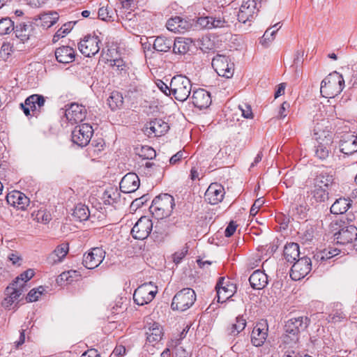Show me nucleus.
Returning <instances> with one entry per match:
<instances>
[{"instance_id":"1","label":"nucleus","mask_w":357,"mask_h":357,"mask_svg":"<svg viewBox=\"0 0 357 357\" xmlns=\"http://www.w3.org/2000/svg\"><path fill=\"white\" fill-rule=\"evenodd\" d=\"M333 176L327 172H321L313 179L307 197L312 205L323 203L328 199V188L333 183Z\"/></svg>"},{"instance_id":"2","label":"nucleus","mask_w":357,"mask_h":357,"mask_svg":"<svg viewBox=\"0 0 357 357\" xmlns=\"http://www.w3.org/2000/svg\"><path fill=\"white\" fill-rule=\"evenodd\" d=\"M309 324L310 319L304 316L289 319L284 325L285 334L282 337L283 342L290 347L297 349L300 333L304 331Z\"/></svg>"},{"instance_id":"3","label":"nucleus","mask_w":357,"mask_h":357,"mask_svg":"<svg viewBox=\"0 0 357 357\" xmlns=\"http://www.w3.org/2000/svg\"><path fill=\"white\" fill-rule=\"evenodd\" d=\"M344 86V79L343 76L340 73L334 71L321 82L320 92L324 97L333 98L342 92Z\"/></svg>"},{"instance_id":"4","label":"nucleus","mask_w":357,"mask_h":357,"mask_svg":"<svg viewBox=\"0 0 357 357\" xmlns=\"http://www.w3.org/2000/svg\"><path fill=\"white\" fill-rule=\"evenodd\" d=\"M174 206V197L170 195L163 194L153 199L149 210L157 219H163L171 215Z\"/></svg>"},{"instance_id":"5","label":"nucleus","mask_w":357,"mask_h":357,"mask_svg":"<svg viewBox=\"0 0 357 357\" xmlns=\"http://www.w3.org/2000/svg\"><path fill=\"white\" fill-rule=\"evenodd\" d=\"M191 90V81L187 77L178 75L174 76L171 79L169 93L178 101L186 100Z\"/></svg>"},{"instance_id":"6","label":"nucleus","mask_w":357,"mask_h":357,"mask_svg":"<svg viewBox=\"0 0 357 357\" xmlns=\"http://www.w3.org/2000/svg\"><path fill=\"white\" fill-rule=\"evenodd\" d=\"M196 298V294L192 289L183 288L173 297L172 309L180 312L185 311L193 305Z\"/></svg>"},{"instance_id":"7","label":"nucleus","mask_w":357,"mask_h":357,"mask_svg":"<svg viewBox=\"0 0 357 357\" xmlns=\"http://www.w3.org/2000/svg\"><path fill=\"white\" fill-rule=\"evenodd\" d=\"M45 98L39 94H33L27 97L20 107L26 116H38L43 111Z\"/></svg>"},{"instance_id":"8","label":"nucleus","mask_w":357,"mask_h":357,"mask_svg":"<svg viewBox=\"0 0 357 357\" xmlns=\"http://www.w3.org/2000/svg\"><path fill=\"white\" fill-rule=\"evenodd\" d=\"M157 293L158 287L153 282L144 283L135 290L133 300L137 305H144L151 303Z\"/></svg>"},{"instance_id":"9","label":"nucleus","mask_w":357,"mask_h":357,"mask_svg":"<svg viewBox=\"0 0 357 357\" xmlns=\"http://www.w3.org/2000/svg\"><path fill=\"white\" fill-rule=\"evenodd\" d=\"M211 65L219 76L231 78L234 75V64L227 56L217 54L213 58Z\"/></svg>"},{"instance_id":"10","label":"nucleus","mask_w":357,"mask_h":357,"mask_svg":"<svg viewBox=\"0 0 357 357\" xmlns=\"http://www.w3.org/2000/svg\"><path fill=\"white\" fill-rule=\"evenodd\" d=\"M314 131L318 141V144L315 146V155L319 159L324 160L329 155V146L332 143V135L328 131L321 132L320 126L316 127Z\"/></svg>"},{"instance_id":"11","label":"nucleus","mask_w":357,"mask_h":357,"mask_svg":"<svg viewBox=\"0 0 357 357\" xmlns=\"http://www.w3.org/2000/svg\"><path fill=\"white\" fill-rule=\"evenodd\" d=\"M93 130L89 123H82L76 126L72 132V141L79 146H86L93 135Z\"/></svg>"},{"instance_id":"12","label":"nucleus","mask_w":357,"mask_h":357,"mask_svg":"<svg viewBox=\"0 0 357 357\" xmlns=\"http://www.w3.org/2000/svg\"><path fill=\"white\" fill-rule=\"evenodd\" d=\"M312 266V261L309 257H304L298 259L291 268V278L295 281L304 278L310 272Z\"/></svg>"},{"instance_id":"13","label":"nucleus","mask_w":357,"mask_h":357,"mask_svg":"<svg viewBox=\"0 0 357 357\" xmlns=\"http://www.w3.org/2000/svg\"><path fill=\"white\" fill-rule=\"evenodd\" d=\"M163 335L164 333L162 327L158 323H148L146 331V339L144 347L147 348V350H149V347H155L162 340Z\"/></svg>"},{"instance_id":"14","label":"nucleus","mask_w":357,"mask_h":357,"mask_svg":"<svg viewBox=\"0 0 357 357\" xmlns=\"http://www.w3.org/2000/svg\"><path fill=\"white\" fill-rule=\"evenodd\" d=\"M100 40L97 36H86L78 43L80 52L87 57L94 56L100 51Z\"/></svg>"},{"instance_id":"15","label":"nucleus","mask_w":357,"mask_h":357,"mask_svg":"<svg viewBox=\"0 0 357 357\" xmlns=\"http://www.w3.org/2000/svg\"><path fill=\"white\" fill-rule=\"evenodd\" d=\"M152 229V220L149 217L142 216L133 226L131 234L134 238L144 240L149 236Z\"/></svg>"},{"instance_id":"16","label":"nucleus","mask_w":357,"mask_h":357,"mask_svg":"<svg viewBox=\"0 0 357 357\" xmlns=\"http://www.w3.org/2000/svg\"><path fill=\"white\" fill-rule=\"evenodd\" d=\"M237 2L238 3H241L237 14L239 22L245 23L250 21L257 15L258 10L255 0H237Z\"/></svg>"},{"instance_id":"17","label":"nucleus","mask_w":357,"mask_h":357,"mask_svg":"<svg viewBox=\"0 0 357 357\" xmlns=\"http://www.w3.org/2000/svg\"><path fill=\"white\" fill-rule=\"evenodd\" d=\"M169 128L167 123L160 119H155L146 123L144 132L149 137H158L164 135Z\"/></svg>"},{"instance_id":"18","label":"nucleus","mask_w":357,"mask_h":357,"mask_svg":"<svg viewBox=\"0 0 357 357\" xmlns=\"http://www.w3.org/2000/svg\"><path fill=\"white\" fill-rule=\"evenodd\" d=\"M65 116L72 125L82 122L86 116V109L82 105L73 102L66 105Z\"/></svg>"},{"instance_id":"19","label":"nucleus","mask_w":357,"mask_h":357,"mask_svg":"<svg viewBox=\"0 0 357 357\" xmlns=\"http://www.w3.org/2000/svg\"><path fill=\"white\" fill-rule=\"evenodd\" d=\"M217 291V299L218 303H224L230 298L236 292V285L230 282L229 280L221 278L215 287Z\"/></svg>"},{"instance_id":"20","label":"nucleus","mask_w":357,"mask_h":357,"mask_svg":"<svg viewBox=\"0 0 357 357\" xmlns=\"http://www.w3.org/2000/svg\"><path fill=\"white\" fill-rule=\"evenodd\" d=\"M105 255V251L100 248H91L88 253L84 254L83 264L89 269H93L100 264Z\"/></svg>"},{"instance_id":"21","label":"nucleus","mask_w":357,"mask_h":357,"mask_svg":"<svg viewBox=\"0 0 357 357\" xmlns=\"http://www.w3.org/2000/svg\"><path fill=\"white\" fill-rule=\"evenodd\" d=\"M225 194V188L221 184L213 183L207 188L204 197L206 201L212 205H215L222 202Z\"/></svg>"},{"instance_id":"22","label":"nucleus","mask_w":357,"mask_h":357,"mask_svg":"<svg viewBox=\"0 0 357 357\" xmlns=\"http://www.w3.org/2000/svg\"><path fill=\"white\" fill-rule=\"evenodd\" d=\"M356 237L357 228L354 225L344 227L335 234L337 243L341 245L352 244Z\"/></svg>"},{"instance_id":"23","label":"nucleus","mask_w":357,"mask_h":357,"mask_svg":"<svg viewBox=\"0 0 357 357\" xmlns=\"http://www.w3.org/2000/svg\"><path fill=\"white\" fill-rule=\"evenodd\" d=\"M140 181L135 173L130 172L126 174L120 182V190L123 193L135 192L139 187Z\"/></svg>"},{"instance_id":"24","label":"nucleus","mask_w":357,"mask_h":357,"mask_svg":"<svg viewBox=\"0 0 357 357\" xmlns=\"http://www.w3.org/2000/svg\"><path fill=\"white\" fill-rule=\"evenodd\" d=\"M8 204L20 210H25L29 205V199L22 192L13 190L6 195Z\"/></svg>"},{"instance_id":"25","label":"nucleus","mask_w":357,"mask_h":357,"mask_svg":"<svg viewBox=\"0 0 357 357\" xmlns=\"http://www.w3.org/2000/svg\"><path fill=\"white\" fill-rule=\"evenodd\" d=\"M191 98L194 106L199 109H206L211 104L210 93L203 89L194 91Z\"/></svg>"},{"instance_id":"26","label":"nucleus","mask_w":357,"mask_h":357,"mask_svg":"<svg viewBox=\"0 0 357 357\" xmlns=\"http://www.w3.org/2000/svg\"><path fill=\"white\" fill-rule=\"evenodd\" d=\"M268 328L261 323L257 324L251 333V342L255 347L261 346L267 337Z\"/></svg>"},{"instance_id":"27","label":"nucleus","mask_w":357,"mask_h":357,"mask_svg":"<svg viewBox=\"0 0 357 357\" xmlns=\"http://www.w3.org/2000/svg\"><path fill=\"white\" fill-rule=\"evenodd\" d=\"M55 56L58 62L69 63L75 60V52L69 46H62L56 50Z\"/></svg>"},{"instance_id":"28","label":"nucleus","mask_w":357,"mask_h":357,"mask_svg":"<svg viewBox=\"0 0 357 357\" xmlns=\"http://www.w3.org/2000/svg\"><path fill=\"white\" fill-rule=\"evenodd\" d=\"M251 287L255 289H262L268 284L267 275L260 271H255L249 278Z\"/></svg>"},{"instance_id":"29","label":"nucleus","mask_w":357,"mask_h":357,"mask_svg":"<svg viewBox=\"0 0 357 357\" xmlns=\"http://www.w3.org/2000/svg\"><path fill=\"white\" fill-rule=\"evenodd\" d=\"M167 28L173 32L183 33L188 30L191 25L186 20L180 17H175L169 19L167 22Z\"/></svg>"},{"instance_id":"30","label":"nucleus","mask_w":357,"mask_h":357,"mask_svg":"<svg viewBox=\"0 0 357 357\" xmlns=\"http://www.w3.org/2000/svg\"><path fill=\"white\" fill-rule=\"evenodd\" d=\"M69 246L68 243H63L59 245L49 255L47 260L50 264H56L62 261L68 254Z\"/></svg>"},{"instance_id":"31","label":"nucleus","mask_w":357,"mask_h":357,"mask_svg":"<svg viewBox=\"0 0 357 357\" xmlns=\"http://www.w3.org/2000/svg\"><path fill=\"white\" fill-rule=\"evenodd\" d=\"M22 284L18 286L13 285V283L6 288V294L8 296L4 299L3 305L6 307H9L15 301L18 299L23 291Z\"/></svg>"},{"instance_id":"32","label":"nucleus","mask_w":357,"mask_h":357,"mask_svg":"<svg viewBox=\"0 0 357 357\" xmlns=\"http://www.w3.org/2000/svg\"><path fill=\"white\" fill-rule=\"evenodd\" d=\"M197 23L202 28L213 29L224 26L225 21L221 17L215 18L211 16H206L199 17Z\"/></svg>"},{"instance_id":"33","label":"nucleus","mask_w":357,"mask_h":357,"mask_svg":"<svg viewBox=\"0 0 357 357\" xmlns=\"http://www.w3.org/2000/svg\"><path fill=\"white\" fill-rule=\"evenodd\" d=\"M283 255L289 263H294L300 255L299 245L296 243H287L284 248Z\"/></svg>"},{"instance_id":"34","label":"nucleus","mask_w":357,"mask_h":357,"mask_svg":"<svg viewBox=\"0 0 357 357\" xmlns=\"http://www.w3.org/2000/svg\"><path fill=\"white\" fill-rule=\"evenodd\" d=\"M340 149L346 155H351L357 151V137L349 136L347 139L341 141Z\"/></svg>"},{"instance_id":"35","label":"nucleus","mask_w":357,"mask_h":357,"mask_svg":"<svg viewBox=\"0 0 357 357\" xmlns=\"http://www.w3.org/2000/svg\"><path fill=\"white\" fill-rule=\"evenodd\" d=\"M14 30L16 37L23 43L29 40L32 33L31 26L24 23L17 24Z\"/></svg>"},{"instance_id":"36","label":"nucleus","mask_w":357,"mask_h":357,"mask_svg":"<svg viewBox=\"0 0 357 357\" xmlns=\"http://www.w3.org/2000/svg\"><path fill=\"white\" fill-rule=\"evenodd\" d=\"M173 40L165 36H158L153 43V48L158 52H167L172 47Z\"/></svg>"},{"instance_id":"37","label":"nucleus","mask_w":357,"mask_h":357,"mask_svg":"<svg viewBox=\"0 0 357 357\" xmlns=\"http://www.w3.org/2000/svg\"><path fill=\"white\" fill-rule=\"evenodd\" d=\"M72 215L76 220L82 222L89 219L90 211L87 206L80 203L75 206Z\"/></svg>"},{"instance_id":"38","label":"nucleus","mask_w":357,"mask_h":357,"mask_svg":"<svg viewBox=\"0 0 357 357\" xmlns=\"http://www.w3.org/2000/svg\"><path fill=\"white\" fill-rule=\"evenodd\" d=\"M120 194L116 189L109 188L103 192L101 199L105 205H113L118 202Z\"/></svg>"},{"instance_id":"39","label":"nucleus","mask_w":357,"mask_h":357,"mask_svg":"<svg viewBox=\"0 0 357 357\" xmlns=\"http://www.w3.org/2000/svg\"><path fill=\"white\" fill-rule=\"evenodd\" d=\"M173 52L175 54H185L190 50V43L188 39L178 38L173 40Z\"/></svg>"},{"instance_id":"40","label":"nucleus","mask_w":357,"mask_h":357,"mask_svg":"<svg viewBox=\"0 0 357 357\" xmlns=\"http://www.w3.org/2000/svg\"><path fill=\"white\" fill-rule=\"evenodd\" d=\"M349 202L344 198L337 199L331 206V212L333 214H343L349 209Z\"/></svg>"},{"instance_id":"41","label":"nucleus","mask_w":357,"mask_h":357,"mask_svg":"<svg viewBox=\"0 0 357 357\" xmlns=\"http://www.w3.org/2000/svg\"><path fill=\"white\" fill-rule=\"evenodd\" d=\"M123 103V98L119 91H112L107 98V105L112 110L120 108Z\"/></svg>"},{"instance_id":"42","label":"nucleus","mask_w":357,"mask_h":357,"mask_svg":"<svg viewBox=\"0 0 357 357\" xmlns=\"http://www.w3.org/2000/svg\"><path fill=\"white\" fill-rule=\"evenodd\" d=\"M59 18V16L56 12H50L41 15L40 20L43 26L49 28L53 26L57 22Z\"/></svg>"},{"instance_id":"43","label":"nucleus","mask_w":357,"mask_h":357,"mask_svg":"<svg viewBox=\"0 0 357 357\" xmlns=\"http://www.w3.org/2000/svg\"><path fill=\"white\" fill-rule=\"evenodd\" d=\"M246 326V319L243 315H239L236 318V323L233 324L229 328V335L236 336Z\"/></svg>"},{"instance_id":"44","label":"nucleus","mask_w":357,"mask_h":357,"mask_svg":"<svg viewBox=\"0 0 357 357\" xmlns=\"http://www.w3.org/2000/svg\"><path fill=\"white\" fill-rule=\"evenodd\" d=\"M162 168L160 167L155 166L154 163L147 162L145 165L139 167L141 174H143L146 176H155L158 173H161Z\"/></svg>"},{"instance_id":"45","label":"nucleus","mask_w":357,"mask_h":357,"mask_svg":"<svg viewBox=\"0 0 357 357\" xmlns=\"http://www.w3.org/2000/svg\"><path fill=\"white\" fill-rule=\"evenodd\" d=\"M336 308L333 309L331 312L328 315V319L330 321L336 323L340 322L344 320L347 318L346 314L342 311L341 305L336 304Z\"/></svg>"},{"instance_id":"46","label":"nucleus","mask_w":357,"mask_h":357,"mask_svg":"<svg viewBox=\"0 0 357 357\" xmlns=\"http://www.w3.org/2000/svg\"><path fill=\"white\" fill-rule=\"evenodd\" d=\"M314 265L319 268L321 266H324L327 264H331V260L328 258V255H326V252H324V250H321L316 252L313 256Z\"/></svg>"},{"instance_id":"47","label":"nucleus","mask_w":357,"mask_h":357,"mask_svg":"<svg viewBox=\"0 0 357 357\" xmlns=\"http://www.w3.org/2000/svg\"><path fill=\"white\" fill-rule=\"evenodd\" d=\"M33 276L34 271L31 268L28 269L18 275L13 281V284L18 286V284H22V287H24V284L31 280Z\"/></svg>"},{"instance_id":"48","label":"nucleus","mask_w":357,"mask_h":357,"mask_svg":"<svg viewBox=\"0 0 357 357\" xmlns=\"http://www.w3.org/2000/svg\"><path fill=\"white\" fill-rule=\"evenodd\" d=\"M14 30V22L9 17L0 20V35L10 33Z\"/></svg>"},{"instance_id":"49","label":"nucleus","mask_w":357,"mask_h":357,"mask_svg":"<svg viewBox=\"0 0 357 357\" xmlns=\"http://www.w3.org/2000/svg\"><path fill=\"white\" fill-rule=\"evenodd\" d=\"M79 275L77 271L74 270H70L68 271L63 272L59 275V280L61 281L66 282V283L70 284L75 280H77Z\"/></svg>"},{"instance_id":"50","label":"nucleus","mask_w":357,"mask_h":357,"mask_svg":"<svg viewBox=\"0 0 357 357\" xmlns=\"http://www.w3.org/2000/svg\"><path fill=\"white\" fill-rule=\"evenodd\" d=\"M111 66L112 68L119 71V73H126L129 69L128 63H126L123 59H117L111 61Z\"/></svg>"},{"instance_id":"51","label":"nucleus","mask_w":357,"mask_h":357,"mask_svg":"<svg viewBox=\"0 0 357 357\" xmlns=\"http://www.w3.org/2000/svg\"><path fill=\"white\" fill-rule=\"evenodd\" d=\"M45 291V288L42 286L37 289H33L29 292L26 298L28 302H35L38 300Z\"/></svg>"},{"instance_id":"52","label":"nucleus","mask_w":357,"mask_h":357,"mask_svg":"<svg viewBox=\"0 0 357 357\" xmlns=\"http://www.w3.org/2000/svg\"><path fill=\"white\" fill-rule=\"evenodd\" d=\"M139 155L147 160H151L155 157V151L151 146H144L141 148Z\"/></svg>"},{"instance_id":"53","label":"nucleus","mask_w":357,"mask_h":357,"mask_svg":"<svg viewBox=\"0 0 357 357\" xmlns=\"http://www.w3.org/2000/svg\"><path fill=\"white\" fill-rule=\"evenodd\" d=\"M113 11L107 7H101L98 12V18L103 21L112 20Z\"/></svg>"},{"instance_id":"54","label":"nucleus","mask_w":357,"mask_h":357,"mask_svg":"<svg viewBox=\"0 0 357 357\" xmlns=\"http://www.w3.org/2000/svg\"><path fill=\"white\" fill-rule=\"evenodd\" d=\"M71 22L64 24L54 34V40H56L59 38H63L66 34L70 32L72 29Z\"/></svg>"},{"instance_id":"55","label":"nucleus","mask_w":357,"mask_h":357,"mask_svg":"<svg viewBox=\"0 0 357 357\" xmlns=\"http://www.w3.org/2000/svg\"><path fill=\"white\" fill-rule=\"evenodd\" d=\"M188 246H184L181 250H179L177 252H176L172 255L173 261L176 264H179L182 261V259L185 257V255L188 253Z\"/></svg>"},{"instance_id":"56","label":"nucleus","mask_w":357,"mask_h":357,"mask_svg":"<svg viewBox=\"0 0 357 357\" xmlns=\"http://www.w3.org/2000/svg\"><path fill=\"white\" fill-rule=\"evenodd\" d=\"M224 0H204V5L206 9L215 10V8H219L223 6Z\"/></svg>"},{"instance_id":"57","label":"nucleus","mask_w":357,"mask_h":357,"mask_svg":"<svg viewBox=\"0 0 357 357\" xmlns=\"http://www.w3.org/2000/svg\"><path fill=\"white\" fill-rule=\"evenodd\" d=\"M239 109L241 111L242 116L245 119H252L253 113L252 112L251 107L248 105L243 104L239 106Z\"/></svg>"},{"instance_id":"58","label":"nucleus","mask_w":357,"mask_h":357,"mask_svg":"<svg viewBox=\"0 0 357 357\" xmlns=\"http://www.w3.org/2000/svg\"><path fill=\"white\" fill-rule=\"evenodd\" d=\"M264 201L262 199V198H259L255 200L250 208V215L255 216L258 213L259 209L264 204Z\"/></svg>"},{"instance_id":"59","label":"nucleus","mask_w":357,"mask_h":357,"mask_svg":"<svg viewBox=\"0 0 357 357\" xmlns=\"http://www.w3.org/2000/svg\"><path fill=\"white\" fill-rule=\"evenodd\" d=\"M126 354V349L125 346L122 344H117L114 349L113 350V352L112 354V356H118V357H123Z\"/></svg>"},{"instance_id":"60","label":"nucleus","mask_w":357,"mask_h":357,"mask_svg":"<svg viewBox=\"0 0 357 357\" xmlns=\"http://www.w3.org/2000/svg\"><path fill=\"white\" fill-rule=\"evenodd\" d=\"M184 152L182 151H178L176 154L172 155L169 159V163L171 165H176L183 158H185L184 156Z\"/></svg>"},{"instance_id":"61","label":"nucleus","mask_w":357,"mask_h":357,"mask_svg":"<svg viewBox=\"0 0 357 357\" xmlns=\"http://www.w3.org/2000/svg\"><path fill=\"white\" fill-rule=\"evenodd\" d=\"M139 0H121V5L123 8L132 10L135 8Z\"/></svg>"},{"instance_id":"62","label":"nucleus","mask_w":357,"mask_h":357,"mask_svg":"<svg viewBox=\"0 0 357 357\" xmlns=\"http://www.w3.org/2000/svg\"><path fill=\"white\" fill-rule=\"evenodd\" d=\"M156 85L158 87V89L165 95L172 96V94L169 93L170 85L168 86L161 80H158L156 82Z\"/></svg>"},{"instance_id":"63","label":"nucleus","mask_w":357,"mask_h":357,"mask_svg":"<svg viewBox=\"0 0 357 357\" xmlns=\"http://www.w3.org/2000/svg\"><path fill=\"white\" fill-rule=\"evenodd\" d=\"M236 229V225L234 221H231L225 231V235L227 237L231 236Z\"/></svg>"},{"instance_id":"64","label":"nucleus","mask_w":357,"mask_h":357,"mask_svg":"<svg viewBox=\"0 0 357 357\" xmlns=\"http://www.w3.org/2000/svg\"><path fill=\"white\" fill-rule=\"evenodd\" d=\"M37 216H38V219L40 220L41 222L45 224L48 223L52 219L51 214L49 212H45V211L39 212L38 213Z\"/></svg>"}]
</instances>
